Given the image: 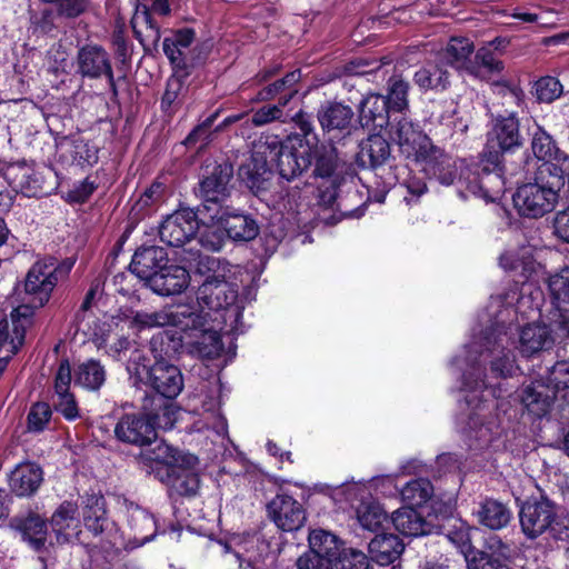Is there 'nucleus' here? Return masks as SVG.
Masks as SVG:
<instances>
[{
  "label": "nucleus",
  "mask_w": 569,
  "mask_h": 569,
  "mask_svg": "<svg viewBox=\"0 0 569 569\" xmlns=\"http://www.w3.org/2000/svg\"><path fill=\"white\" fill-rule=\"evenodd\" d=\"M478 522L490 529L500 530L508 526L511 520V511L502 502L496 499H485L475 511Z\"/></svg>",
  "instance_id": "37"
},
{
  "label": "nucleus",
  "mask_w": 569,
  "mask_h": 569,
  "mask_svg": "<svg viewBox=\"0 0 569 569\" xmlns=\"http://www.w3.org/2000/svg\"><path fill=\"white\" fill-rule=\"evenodd\" d=\"M522 533L530 540L546 536L569 555V515L546 496L526 501L519 511Z\"/></svg>",
  "instance_id": "2"
},
{
  "label": "nucleus",
  "mask_w": 569,
  "mask_h": 569,
  "mask_svg": "<svg viewBox=\"0 0 569 569\" xmlns=\"http://www.w3.org/2000/svg\"><path fill=\"white\" fill-rule=\"evenodd\" d=\"M537 99L550 103L562 94V84L555 77H542L535 83Z\"/></svg>",
  "instance_id": "57"
},
{
  "label": "nucleus",
  "mask_w": 569,
  "mask_h": 569,
  "mask_svg": "<svg viewBox=\"0 0 569 569\" xmlns=\"http://www.w3.org/2000/svg\"><path fill=\"white\" fill-rule=\"evenodd\" d=\"M52 410L47 402H36L30 407L27 416V429L30 432H42L49 425Z\"/></svg>",
  "instance_id": "54"
},
{
  "label": "nucleus",
  "mask_w": 569,
  "mask_h": 569,
  "mask_svg": "<svg viewBox=\"0 0 569 569\" xmlns=\"http://www.w3.org/2000/svg\"><path fill=\"white\" fill-rule=\"evenodd\" d=\"M345 179H321L316 188V203L323 209H330L339 213V217L332 216L333 220H340L342 217H348L353 213L356 208L347 203L349 198L358 197L356 188H349L345 196H339V190L343 184Z\"/></svg>",
  "instance_id": "14"
},
{
  "label": "nucleus",
  "mask_w": 569,
  "mask_h": 569,
  "mask_svg": "<svg viewBox=\"0 0 569 569\" xmlns=\"http://www.w3.org/2000/svg\"><path fill=\"white\" fill-rule=\"evenodd\" d=\"M237 299V286L228 282L224 274L206 278L197 290L198 305L210 310L227 309L233 306Z\"/></svg>",
  "instance_id": "13"
},
{
  "label": "nucleus",
  "mask_w": 569,
  "mask_h": 569,
  "mask_svg": "<svg viewBox=\"0 0 569 569\" xmlns=\"http://www.w3.org/2000/svg\"><path fill=\"white\" fill-rule=\"evenodd\" d=\"M267 511L269 518L282 531H296L306 521V512L301 503L284 493L277 495L268 502Z\"/></svg>",
  "instance_id": "15"
},
{
  "label": "nucleus",
  "mask_w": 569,
  "mask_h": 569,
  "mask_svg": "<svg viewBox=\"0 0 569 569\" xmlns=\"http://www.w3.org/2000/svg\"><path fill=\"white\" fill-rule=\"evenodd\" d=\"M209 169V167H207ZM233 177V167L230 162L216 163L211 170H207L199 183L200 196L203 200L198 208L200 214L209 213L213 206H220L230 196V181Z\"/></svg>",
  "instance_id": "9"
},
{
  "label": "nucleus",
  "mask_w": 569,
  "mask_h": 569,
  "mask_svg": "<svg viewBox=\"0 0 569 569\" xmlns=\"http://www.w3.org/2000/svg\"><path fill=\"white\" fill-rule=\"evenodd\" d=\"M71 156L73 162L80 167L93 166L98 162V149L81 138L72 140Z\"/></svg>",
  "instance_id": "56"
},
{
  "label": "nucleus",
  "mask_w": 569,
  "mask_h": 569,
  "mask_svg": "<svg viewBox=\"0 0 569 569\" xmlns=\"http://www.w3.org/2000/svg\"><path fill=\"white\" fill-rule=\"evenodd\" d=\"M556 398V390L542 381L525 385L519 391V399L527 411L537 418L545 417Z\"/></svg>",
  "instance_id": "24"
},
{
  "label": "nucleus",
  "mask_w": 569,
  "mask_h": 569,
  "mask_svg": "<svg viewBox=\"0 0 569 569\" xmlns=\"http://www.w3.org/2000/svg\"><path fill=\"white\" fill-rule=\"evenodd\" d=\"M38 308L39 307H36L34 302L31 301V298L26 296L23 298V303L12 310L11 320L13 323L14 337L11 338L10 343L12 346L13 353H16L19 347L22 346L24 340L26 326L29 323L33 311Z\"/></svg>",
  "instance_id": "45"
},
{
  "label": "nucleus",
  "mask_w": 569,
  "mask_h": 569,
  "mask_svg": "<svg viewBox=\"0 0 569 569\" xmlns=\"http://www.w3.org/2000/svg\"><path fill=\"white\" fill-rule=\"evenodd\" d=\"M238 176L258 196L269 188L272 171L264 153L260 150H254L239 167Z\"/></svg>",
  "instance_id": "22"
},
{
  "label": "nucleus",
  "mask_w": 569,
  "mask_h": 569,
  "mask_svg": "<svg viewBox=\"0 0 569 569\" xmlns=\"http://www.w3.org/2000/svg\"><path fill=\"white\" fill-rule=\"evenodd\" d=\"M82 518L84 527L94 536L106 530L108 518L103 496L87 493L82 498Z\"/></svg>",
  "instance_id": "34"
},
{
  "label": "nucleus",
  "mask_w": 569,
  "mask_h": 569,
  "mask_svg": "<svg viewBox=\"0 0 569 569\" xmlns=\"http://www.w3.org/2000/svg\"><path fill=\"white\" fill-rule=\"evenodd\" d=\"M309 550L326 557L329 562L337 566L342 552V541L335 533L325 529H313L308 536Z\"/></svg>",
  "instance_id": "36"
},
{
  "label": "nucleus",
  "mask_w": 569,
  "mask_h": 569,
  "mask_svg": "<svg viewBox=\"0 0 569 569\" xmlns=\"http://www.w3.org/2000/svg\"><path fill=\"white\" fill-rule=\"evenodd\" d=\"M41 482V468L30 462L18 465L9 477L10 489L19 497L33 495Z\"/></svg>",
  "instance_id": "30"
},
{
  "label": "nucleus",
  "mask_w": 569,
  "mask_h": 569,
  "mask_svg": "<svg viewBox=\"0 0 569 569\" xmlns=\"http://www.w3.org/2000/svg\"><path fill=\"white\" fill-rule=\"evenodd\" d=\"M164 425L162 412L160 416L151 415L142 410L141 413L123 415L114 427L116 438L124 443L146 447L157 440V427L171 428Z\"/></svg>",
  "instance_id": "6"
},
{
  "label": "nucleus",
  "mask_w": 569,
  "mask_h": 569,
  "mask_svg": "<svg viewBox=\"0 0 569 569\" xmlns=\"http://www.w3.org/2000/svg\"><path fill=\"white\" fill-rule=\"evenodd\" d=\"M194 308V306L180 303L161 309L162 327L172 326L179 329L183 326L186 318L191 317Z\"/></svg>",
  "instance_id": "61"
},
{
  "label": "nucleus",
  "mask_w": 569,
  "mask_h": 569,
  "mask_svg": "<svg viewBox=\"0 0 569 569\" xmlns=\"http://www.w3.org/2000/svg\"><path fill=\"white\" fill-rule=\"evenodd\" d=\"M191 352L203 359H216L222 350L223 343L218 331L208 329L197 332L196 337H191L189 341Z\"/></svg>",
  "instance_id": "40"
},
{
  "label": "nucleus",
  "mask_w": 569,
  "mask_h": 569,
  "mask_svg": "<svg viewBox=\"0 0 569 569\" xmlns=\"http://www.w3.org/2000/svg\"><path fill=\"white\" fill-rule=\"evenodd\" d=\"M301 79V71L299 69L288 72L283 78L274 81L273 83L262 88L256 97L257 101H268L273 99L281 92L288 91V93L280 99V106H286L288 101L297 93L295 86Z\"/></svg>",
  "instance_id": "43"
},
{
  "label": "nucleus",
  "mask_w": 569,
  "mask_h": 569,
  "mask_svg": "<svg viewBox=\"0 0 569 569\" xmlns=\"http://www.w3.org/2000/svg\"><path fill=\"white\" fill-rule=\"evenodd\" d=\"M392 111L385 96L368 94L359 106V122L361 127L382 129L389 124V112Z\"/></svg>",
  "instance_id": "26"
},
{
  "label": "nucleus",
  "mask_w": 569,
  "mask_h": 569,
  "mask_svg": "<svg viewBox=\"0 0 569 569\" xmlns=\"http://www.w3.org/2000/svg\"><path fill=\"white\" fill-rule=\"evenodd\" d=\"M491 136L492 137L489 140L488 148L495 149V144H497L499 150L485 151L483 159L481 160L490 169H492L493 166L487 161L489 152H498L500 158L501 152L511 151L522 146V137L519 132V121L517 117L515 114L498 117L493 124ZM499 168L502 171L500 164Z\"/></svg>",
  "instance_id": "17"
},
{
  "label": "nucleus",
  "mask_w": 569,
  "mask_h": 569,
  "mask_svg": "<svg viewBox=\"0 0 569 569\" xmlns=\"http://www.w3.org/2000/svg\"><path fill=\"white\" fill-rule=\"evenodd\" d=\"M313 176L319 179H345L348 160L332 141L312 150Z\"/></svg>",
  "instance_id": "18"
},
{
  "label": "nucleus",
  "mask_w": 569,
  "mask_h": 569,
  "mask_svg": "<svg viewBox=\"0 0 569 569\" xmlns=\"http://www.w3.org/2000/svg\"><path fill=\"white\" fill-rule=\"evenodd\" d=\"M208 216L211 224H207L201 231L199 236V242L200 244L212 252L220 251L226 242V239L228 238L224 229L222 226L216 220H212L210 218L211 213H206V216H202L206 218Z\"/></svg>",
  "instance_id": "50"
},
{
  "label": "nucleus",
  "mask_w": 569,
  "mask_h": 569,
  "mask_svg": "<svg viewBox=\"0 0 569 569\" xmlns=\"http://www.w3.org/2000/svg\"><path fill=\"white\" fill-rule=\"evenodd\" d=\"M318 122L329 141L351 136L355 128V112L348 104L338 101H326L317 111Z\"/></svg>",
  "instance_id": "12"
},
{
  "label": "nucleus",
  "mask_w": 569,
  "mask_h": 569,
  "mask_svg": "<svg viewBox=\"0 0 569 569\" xmlns=\"http://www.w3.org/2000/svg\"><path fill=\"white\" fill-rule=\"evenodd\" d=\"M338 562L340 565L339 569H369L370 567L368 557L357 550H350L345 553L341 552Z\"/></svg>",
  "instance_id": "64"
},
{
  "label": "nucleus",
  "mask_w": 569,
  "mask_h": 569,
  "mask_svg": "<svg viewBox=\"0 0 569 569\" xmlns=\"http://www.w3.org/2000/svg\"><path fill=\"white\" fill-rule=\"evenodd\" d=\"M70 268L71 263L66 269L57 267L53 260L36 262L26 276L24 296L31 298L36 307H43L49 301L59 277L68 272Z\"/></svg>",
  "instance_id": "8"
},
{
  "label": "nucleus",
  "mask_w": 569,
  "mask_h": 569,
  "mask_svg": "<svg viewBox=\"0 0 569 569\" xmlns=\"http://www.w3.org/2000/svg\"><path fill=\"white\" fill-rule=\"evenodd\" d=\"M161 481L168 486L171 497H194L200 488L199 476L184 466L169 469Z\"/></svg>",
  "instance_id": "29"
},
{
  "label": "nucleus",
  "mask_w": 569,
  "mask_h": 569,
  "mask_svg": "<svg viewBox=\"0 0 569 569\" xmlns=\"http://www.w3.org/2000/svg\"><path fill=\"white\" fill-rule=\"evenodd\" d=\"M76 72L81 78L90 80L101 79L112 69L108 51L100 44H84L78 49L76 57Z\"/></svg>",
  "instance_id": "19"
},
{
  "label": "nucleus",
  "mask_w": 569,
  "mask_h": 569,
  "mask_svg": "<svg viewBox=\"0 0 569 569\" xmlns=\"http://www.w3.org/2000/svg\"><path fill=\"white\" fill-rule=\"evenodd\" d=\"M141 457L146 461L161 465L158 469L160 477L167 475L169 469L189 465L192 459V457L182 456L176 448L164 441L157 442L153 448L144 449Z\"/></svg>",
  "instance_id": "31"
},
{
  "label": "nucleus",
  "mask_w": 569,
  "mask_h": 569,
  "mask_svg": "<svg viewBox=\"0 0 569 569\" xmlns=\"http://www.w3.org/2000/svg\"><path fill=\"white\" fill-rule=\"evenodd\" d=\"M22 535L26 540L36 549L44 547L47 540V525L39 516L28 517L21 526Z\"/></svg>",
  "instance_id": "53"
},
{
  "label": "nucleus",
  "mask_w": 569,
  "mask_h": 569,
  "mask_svg": "<svg viewBox=\"0 0 569 569\" xmlns=\"http://www.w3.org/2000/svg\"><path fill=\"white\" fill-rule=\"evenodd\" d=\"M503 336L500 331H486L480 341L469 345L468 361L471 362L472 371L463 375V387L470 391H479L487 387L485 375L480 367H477V358L472 353L482 355L485 351L497 355L491 361L490 371L495 378H508L515 370V358L510 352H505Z\"/></svg>",
  "instance_id": "5"
},
{
  "label": "nucleus",
  "mask_w": 569,
  "mask_h": 569,
  "mask_svg": "<svg viewBox=\"0 0 569 569\" xmlns=\"http://www.w3.org/2000/svg\"><path fill=\"white\" fill-rule=\"evenodd\" d=\"M147 370V378L142 381L152 392H146L141 399V410L164 417V425L173 422L174 407L172 400L183 390V377L180 369L166 361L157 360Z\"/></svg>",
  "instance_id": "3"
},
{
  "label": "nucleus",
  "mask_w": 569,
  "mask_h": 569,
  "mask_svg": "<svg viewBox=\"0 0 569 569\" xmlns=\"http://www.w3.org/2000/svg\"><path fill=\"white\" fill-rule=\"evenodd\" d=\"M405 550L401 539L392 533L377 535L369 543L371 559L380 566L393 563Z\"/></svg>",
  "instance_id": "32"
},
{
  "label": "nucleus",
  "mask_w": 569,
  "mask_h": 569,
  "mask_svg": "<svg viewBox=\"0 0 569 569\" xmlns=\"http://www.w3.org/2000/svg\"><path fill=\"white\" fill-rule=\"evenodd\" d=\"M413 81L422 90H445L449 84V73L439 64H427L416 71Z\"/></svg>",
  "instance_id": "46"
},
{
  "label": "nucleus",
  "mask_w": 569,
  "mask_h": 569,
  "mask_svg": "<svg viewBox=\"0 0 569 569\" xmlns=\"http://www.w3.org/2000/svg\"><path fill=\"white\" fill-rule=\"evenodd\" d=\"M276 120L284 121L282 106L269 104L261 107L250 117L247 114L243 126H248V129L251 127H262Z\"/></svg>",
  "instance_id": "55"
},
{
  "label": "nucleus",
  "mask_w": 569,
  "mask_h": 569,
  "mask_svg": "<svg viewBox=\"0 0 569 569\" xmlns=\"http://www.w3.org/2000/svg\"><path fill=\"white\" fill-rule=\"evenodd\" d=\"M268 148L277 150V167L281 178L290 181L300 177L312 164V149L301 139L289 138L284 142L273 137Z\"/></svg>",
  "instance_id": "7"
},
{
  "label": "nucleus",
  "mask_w": 569,
  "mask_h": 569,
  "mask_svg": "<svg viewBox=\"0 0 569 569\" xmlns=\"http://www.w3.org/2000/svg\"><path fill=\"white\" fill-rule=\"evenodd\" d=\"M360 526L369 531H377L388 520L386 511L378 503H362L357 510Z\"/></svg>",
  "instance_id": "51"
},
{
  "label": "nucleus",
  "mask_w": 569,
  "mask_h": 569,
  "mask_svg": "<svg viewBox=\"0 0 569 569\" xmlns=\"http://www.w3.org/2000/svg\"><path fill=\"white\" fill-rule=\"evenodd\" d=\"M196 32L191 28L173 31L172 37L163 39V52L172 66L173 72L180 77H189L192 63L188 61L184 50L194 41Z\"/></svg>",
  "instance_id": "20"
},
{
  "label": "nucleus",
  "mask_w": 569,
  "mask_h": 569,
  "mask_svg": "<svg viewBox=\"0 0 569 569\" xmlns=\"http://www.w3.org/2000/svg\"><path fill=\"white\" fill-rule=\"evenodd\" d=\"M551 303L559 312V323L565 327L569 318V267L550 274L547 280Z\"/></svg>",
  "instance_id": "27"
},
{
  "label": "nucleus",
  "mask_w": 569,
  "mask_h": 569,
  "mask_svg": "<svg viewBox=\"0 0 569 569\" xmlns=\"http://www.w3.org/2000/svg\"><path fill=\"white\" fill-rule=\"evenodd\" d=\"M128 526L138 545L151 541L157 535L153 516L134 502H126Z\"/></svg>",
  "instance_id": "28"
},
{
  "label": "nucleus",
  "mask_w": 569,
  "mask_h": 569,
  "mask_svg": "<svg viewBox=\"0 0 569 569\" xmlns=\"http://www.w3.org/2000/svg\"><path fill=\"white\" fill-rule=\"evenodd\" d=\"M78 506L72 501H63L51 517V527L57 535L58 542L68 541L66 530L77 528Z\"/></svg>",
  "instance_id": "44"
},
{
  "label": "nucleus",
  "mask_w": 569,
  "mask_h": 569,
  "mask_svg": "<svg viewBox=\"0 0 569 569\" xmlns=\"http://www.w3.org/2000/svg\"><path fill=\"white\" fill-rule=\"evenodd\" d=\"M487 161L493 166L492 169L483 161L466 166L460 162L459 174H457L456 161L435 147L419 163H422V170L429 178H433L445 186L456 183L462 197L472 194L487 202H495L505 191L498 152H489Z\"/></svg>",
  "instance_id": "1"
},
{
  "label": "nucleus",
  "mask_w": 569,
  "mask_h": 569,
  "mask_svg": "<svg viewBox=\"0 0 569 569\" xmlns=\"http://www.w3.org/2000/svg\"><path fill=\"white\" fill-rule=\"evenodd\" d=\"M107 380V370L99 360L88 359L73 370L74 385L89 391H98Z\"/></svg>",
  "instance_id": "38"
},
{
  "label": "nucleus",
  "mask_w": 569,
  "mask_h": 569,
  "mask_svg": "<svg viewBox=\"0 0 569 569\" xmlns=\"http://www.w3.org/2000/svg\"><path fill=\"white\" fill-rule=\"evenodd\" d=\"M151 11L152 10L148 6L138 3L136 6L134 14L130 21V24L132 27L134 37L140 42H142L141 32L137 29L138 21L141 19V21L147 26L149 30L148 37L154 44H157L161 39V30L158 23L152 18Z\"/></svg>",
  "instance_id": "52"
},
{
  "label": "nucleus",
  "mask_w": 569,
  "mask_h": 569,
  "mask_svg": "<svg viewBox=\"0 0 569 569\" xmlns=\"http://www.w3.org/2000/svg\"><path fill=\"white\" fill-rule=\"evenodd\" d=\"M552 345L553 338L549 328L545 325L531 323L520 330L517 349L522 357L531 358L549 350Z\"/></svg>",
  "instance_id": "25"
},
{
  "label": "nucleus",
  "mask_w": 569,
  "mask_h": 569,
  "mask_svg": "<svg viewBox=\"0 0 569 569\" xmlns=\"http://www.w3.org/2000/svg\"><path fill=\"white\" fill-rule=\"evenodd\" d=\"M473 52V43L467 38L453 37L440 52V59L456 69L469 67V60Z\"/></svg>",
  "instance_id": "42"
},
{
  "label": "nucleus",
  "mask_w": 569,
  "mask_h": 569,
  "mask_svg": "<svg viewBox=\"0 0 569 569\" xmlns=\"http://www.w3.org/2000/svg\"><path fill=\"white\" fill-rule=\"evenodd\" d=\"M198 210L186 208L168 214L159 226V238L167 246L179 248L194 238L199 230Z\"/></svg>",
  "instance_id": "10"
},
{
  "label": "nucleus",
  "mask_w": 569,
  "mask_h": 569,
  "mask_svg": "<svg viewBox=\"0 0 569 569\" xmlns=\"http://www.w3.org/2000/svg\"><path fill=\"white\" fill-rule=\"evenodd\" d=\"M167 262L168 253L162 247H141L134 252L129 269L147 286Z\"/></svg>",
  "instance_id": "23"
},
{
  "label": "nucleus",
  "mask_w": 569,
  "mask_h": 569,
  "mask_svg": "<svg viewBox=\"0 0 569 569\" xmlns=\"http://www.w3.org/2000/svg\"><path fill=\"white\" fill-rule=\"evenodd\" d=\"M126 319L129 328L138 331L146 328L162 327L161 310L154 312L130 311Z\"/></svg>",
  "instance_id": "60"
},
{
  "label": "nucleus",
  "mask_w": 569,
  "mask_h": 569,
  "mask_svg": "<svg viewBox=\"0 0 569 569\" xmlns=\"http://www.w3.org/2000/svg\"><path fill=\"white\" fill-rule=\"evenodd\" d=\"M189 284V271L182 266L167 262L146 287L158 296L169 297L182 293Z\"/></svg>",
  "instance_id": "21"
},
{
  "label": "nucleus",
  "mask_w": 569,
  "mask_h": 569,
  "mask_svg": "<svg viewBox=\"0 0 569 569\" xmlns=\"http://www.w3.org/2000/svg\"><path fill=\"white\" fill-rule=\"evenodd\" d=\"M222 226L229 239L233 241H250L259 233L257 221L249 214L219 207L211 216Z\"/></svg>",
  "instance_id": "16"
},
{
  "label": "nucleus",
  "mask_w": 569,
  "mask_h": 569,
  "mask_svg": "<svg viewBox=\"0 0 569 569\" xmlns=\"http://www.w3.org/2000/svg\"><path fill=\"white\" fill-rule=\"evenodd\" d=\"M556 176L552 164H540L533 181L517 189L513 202L521 216L540 218L555 209L561 190L560 179Z\"/></svg>",
  "instance_id": "4"
},
{
  "label": "nucleus",
  "mask_w": 569,
  "mask_h": 569,
  "mask_svg": "<svg viewBox=\"0 0 569 569\" xmlns=\"http://www.w3.org/2000/svg\"><path fill=\"white\" fill-rule=\"evenodd\" d=\"M387 92L385 98L392 111L402 112L408 108L409 82L402 76L393 74L389 78Z\"/></svg>",
  "instance_id": "48"
},
{
  "label": "nucleus",
  "mask_w": 569,
  "mask_h": 569,
  "mask_svg": "<svg viewBox=\"0 0 569 569\" xmlns=\"http://www.w3.org/2000/svg\"><path fill=\"white\" fill-rule=\"evenodd\" d=\"M503 70V63L498 59L496 52L489 47L478 49L475 60L469 62L467 71L480 79H490L498 76Z\"/></svg>",
  "instance_id": "41"
},
{
  "label": "nucleus",
  "mask_w": 569,
  "mask_h": 569,
  "mask_svg": "<svg viewBox=\"0 0 569 569\" xmlns=\"http://www.w3.org/2000/svg\"><path fill=\"white\" fill-rule=\"evenodd\" d=\"M43 3L56 6L59 17L74 19L84 13L90 4L89 0H40Z\"/></svg>",
  "instance_id": "59"
},
{
  "label": "nucleus",
  "mask_w": 569,
  "mask_h": 569,
  "mask_svg": "<svg viewBox=\"0 0 569 569\" xmlns=\"http://www.w3.org/2000/svg\"><path fill=\"white\" fill-rule=\"evenodd\" d=\"M393 139L399 152L406 159L420 162L436 147L420 126L401 116L393 130Z\"/></svg>",
  "instance_id": "11"
},
{
  "label": "nucleus",
  "mask_w": 569,
  "mask_h": 569,
  "mask_svg": "<svg viewBox=\"0 0 569 569\" xmlns=\"http://www.w3.org/2000/svg\"><path fill=\"white\" fill-rule=\"evenodd\" d=\"M391 157L389 142L380 134H371L359 144L358 160L362 166L379 168Z\"/></svg>",
  "instance_id": "35"
},
{
  "label": "nucleus",
  "mask_w": 569,
  "mask_h": 569,
  "mask_svg": "<svg viewBox=\"0 0 569 569\" xmlns=\"http://www.w3.org/2000/svg\"><path fill=\"white\" fill-rule=\"evenodd\" d=\"M531 150L535 157L542 161L541 164H556L562 156H568L561 151L553 138L541 127L537 126L531 137Z\"/></svg>",
  "instance_id": "39"
},
{
  "label": "nucleus",
  "mask_w": 569,
  "mask_h": 569,
  "mask_svg": "<svg viewBox=\"0 0 569 569\" xmlns=\"http://www.w3.org/2000/svg\"><path fill=\"white\" fill-rule=\"evenodd\" d=\"M480 551L501 569L508 568L516 555L515 548L496 535L486 539L483 549Z\"/></svg>",
  "instance_id": "47"
},
{
  "label": "nucleus",
  "mask_w": 569,
  "mask_h": 569,
  "mask_svg": "<svg viewBox=\"0 0 569 569\" xmlns=\"http://www.w3.org/2000/svg\"><path fill=\"white\" fill-rule=\"evenodd\" d=\"M53 406L54 409L69 421L76 420L80 417L76 398L71 392L54 395Z\"/></svg>",
  "instance_id": "62"
},
{
  "label": "nucleus",
  "mask_w": 569,
  "mask_h": 569,
  "mask_svg": "<svg viewBox=\"0 0 569 569\" xmlns=\"http://www.w3.org/2000/svg\"><path fill=\"white\" fill-rule=\"evenodd\" d=\"M400 493L405 502L412 507H420L431 498L433 487L428 479L418 478L409 481Z\"/></svg>",
  "instance_id": "49"
},
{
  "label": "nucleus",
  "mask_w": 569,
  "mask_h": 569,
  "mask_svg": "<svg viewBox=\"0 0 569 569\" xmlns=\"http://www.w3.org/2000/svg\"><path fill=\"white\" fill-rule=\"evenodd\" d=\"M446 537L460 550L465 559L468 558L471 552H473L475 548L471 543L470 528L463 522L449 528L447 530Z\"/></svg>",
  "instance_id": "58"
},
{
  "label": "nucleus",
  "mask_w": 569,
  "mask_h": 569,
  "mask_svg": "<svg viewBox=\"0 0 569 569\" xmlns=\"http://www.w3.org/2000/svg\"><path fill=\"white\" fill-rule=\"evenodd\" d=\"M326 557H321L311 550H307L296 560L297 569H335Z\"/></svg>",
  "instance_id": "63"
},
{
  "label": "nucleus",
  "mask_w": 569,
  "mask_h": 569,
  "mask_svg": "<svg viewBox=\"0 0 569 569\" xmlns=\"http://www.w3.org/2000/svg\"><path fill=\"white\" fill-rule=\"evenodd\" d=\"M392 523L401 535L420 537L431 533L432 525L428 522L416 509L406 507L392 513Z\"/></svg>",
  "instance_id": "33"
}]
</instances>
